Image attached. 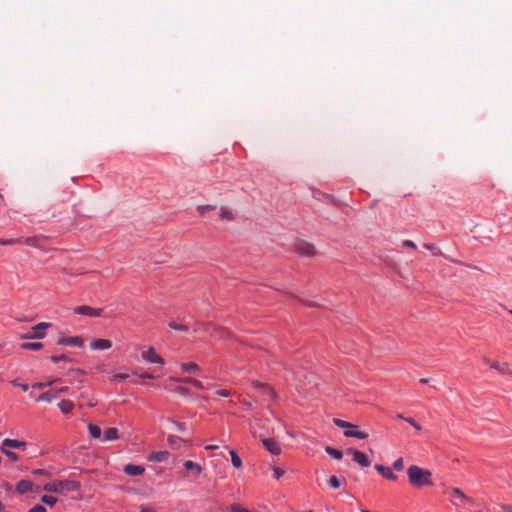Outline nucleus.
I'll return each mask as SVG.
<instances>
[{
  "label": "nucleus",
  "instance_id": "nucleus-49",
  "mask_svg": "<svg viewBox=\"0 0 512 512\" xmlns=\"http://www.w3.org/2000/svg\"><path fill=\"white\" fill-rule=\"evenodd\" d=\"M403 246L407 247V248H412V249H416L417 248L416 244L413 241H411V240H405L403 242Z\"/></svg>",
  "mask_w": 512,
  "mask_h": 512
},
{
  "label": "nucleus",
  "instance_id": "nucleus-36",
  "mask_svg": "<svg viewBox=\"0 0 512 512\" xmlns=\"http://www.w3.org/2000/svg\"><path fill=\"white\" fill-rule=\"evenodd\" d=\"M329 485H330L331 488L337 489V488L340 487L341 481L336 476H331L330 479H329Z\"/></svg>",
  "mask_w": 512,
  "mask_h": 512
},
{
  "label": "nucleus",
  "instance_id": "nucleus-30",
  "mask_svg": "<svg viewBox=\"0 0 512 512\" xmlns=\"http://www.w3.org/2000/svg\"><path fill=\"white\" fill-rule=\"evenodd\" d=\"M1 452L4 453L11 461H17L19 459L17 453L7 449V447H4L1 445Z\"/></svg>",
  "mask_w": 512,
  "mask_h": 512
},
{
  "label": "nucleus",
  "instance_id": "nucleus-27",
  "mask_svg": "<svg viewBox=\"0 0 512 512\" xmlns=\"http://www.w3.org/2000/svg\"><path fill=\"white\" fill-rule=\"evenodd\" d=\"M325 451L327 454H329L330 456H332L333 458H335L337 460H340L343 457V453L340 450L335 449L333 447L327 446L325 448Z\"/></svg>",
  "mask_w": 512,
  "mask_h": 512
},
{
  "label": "nucleus",
  "instance_id": "nucleus-19",
  "mask_svg": "<svg viewBox=\"0 0 512 512\" xmlns=\"http://www.w3.org/2000/svg\"><path fill=\"white\" fill-rule=\"evenodd\" d=\"M254 386L262 391L269 399L275 397V391L265 383L256 382Z\"/></svg>",
  "mask_w": 512,
  "mask_h": 512
},
{
  "label": "nucleus",
  "instance_id": "nucleus-23",
  "mask_svg": "<svg viewBox=\"0 0 512 512\" xmlns=\"http://www.w3.org/2000/svg\"><path fill=\"white\" fill-rule=\"evenodd\" d=\"M21 349L24 350H40L43 347V344L40 342H24L21 344Z\"/></svg>",
  "mask_w": 512,
  "mask_h": 512
},
{
  "label": "nucleus",
  "instance_id": "nucleus-7",
  "mask_svg": "<svg viewBox=\"0 0 512 512\" xmlns=\"http://www.w3.org/2000/svg\"><path fill=\"white\" fill-rule=\"evenodd\" d=\"M346 453L353 455V461L358 463L361 467H369L371 465L368 457L361 451H358L354 448H349L347 449Z\"/></svg>",
  "mask_w": 512,
  "mask_h": 512
},
{
  "label": "nucleus",
  "instance_id": "nucleus-25",
  "mask_svg": "<svg viewBox=\"0 0 512 512\" xmlns=\"http://www.w3.org/2000/svg\"><path fill=\"white\" fill-rule=\"evenodd\" d=\"M181 368L184 372L187 373H197L200 370L196 363H183Z\"/></svg>",
  "mask_w": 512,
  "mask_h": 512
},
{
  "label": "nucleus",
  "instance_id": "nucleus-16",
  "mask_svg": "<svg viewBox=\"0 0 512 512\" xmlns=\"http://www.w3.org/2000/svg\"><path fill=\"white\" fill-rule=\"evenodd\" d=\"M4 447H7V448H15V449H24L26 447V442L24 441H20V440H16V439H9V438H6L2 441V444Z\"/></svg>",
  "mask_w": 512,
  "mask_h": 512
},
{
  "label": "nucleus",
  "instance_id": "nucleus-44",
  "mask_svg": "<svg viewBox=\"0 0 512 512\" xmlns=\"http://www.w3.org/2000/svg\"><path fill=\"white\" fill-rule=\"evenodd\" d=\"M175 392L181 394V395H188L189 394V389L187 387H184V386H177L175 388Z\"/></svg>",
  "mask_w": 512,
  "mask_h": 512
},
{
  "label": "nucleus",
  "instance_id": "nucleus-2",
  "mask_svg": "<svg viewBox=\"0 0 512 512\" xmlns=\"http://www.w3.org/2000/svg\"><path fill=\"white\" fill-rule=\"evenodd\" d=\"M79 488L80 483L73 480H54L43 486L44 491L58 494L77 491Z\"/></svg>",
  "mask_w": 512,
  "mask_h": 512
},
{
  "label": "nucleus",
  "instance_id": "nucleus-32",
  "mask_svg": "<svg viewBox=\"0 0 512 512\" xmlns=\"http://www.w3.org/2000/svg\"><path fill=\"white\" fill-rule=\"evenodd\" d=\"M167 441L171 447H176L179 443L184 442V439L175 435H169Z\"/></svg>",
  "mask_w": 512,
  "mask_h": 512
},
{
  "label": "nucleus",
  "instance_id": "nucleus-38",
  "mask_svg": "<svg viewBox=\"0 0 512 512\" xmlns=\"http://www.w3.org/2000/svg\"><path fill=\"white\" fill-rule=\"evenodd\" d=\"M452 493L454 496H457L460 499L471 501V499L467 497L459 488H453Z\"/></svg>",
  "mask_w": 512,
  "mask_h": 512
},
{
  "label": "nucleus",
  "instance_id": "nucleus-3",
  "mask_svg": "<svg viewBox=\"0 0 512 512\" xmlns=\"http://www.w3.org/2000/svg\"><path fill=\"white\" fill-rule=\"evenodd\" d=\"M333 422L337 427L344 429V436L346 437H354L358 439H366L368 437V433L358 431L357 425L355 424L338 418H334Z\"/></svg>",
  "mask_w": 512,
  "mask_h": 512
},
{
  "label": "nucleus",
  "instance_id": "nucleus-34",
  "mask_svg": "<svg viewBox=\"0 0 512 512\" xmlns=\"http://www.w3.org/2000/svg\"><path fill=\"white\" fill-rule=\"evenodd\" d=\"M58 379H53L51 381H48V382H38V383H35L32 385V388H36V389H44L48 386H51L53 383L57 382Z\"/></svg>",
  "mask_w": 512,
  "mask_h": 512
},
{
  "label": "nucleus",
  "instance_id": "nucleus-4",
  "mask_svg": "<svg viewBox=\"0 0 512 512\" xmlns=\"http://www.w3.org/2000/svg\"><path fill=\"white\" fill-rule=\"evenodd\" d=\"M50 326H51L50 323H45V322L39 323L32 327V333H29V334L23 336V338L42 339L45 336V330Z\"/></svg>",
  "mask_w": 512,
  "mask_h": 512
},
{
  "label": "nucleus",
  "instance_id": "nucleus-18",
  "mask_svg": "<svg viewBox=\"0 0 512 512\" xmlns=\"http://www.w3.org/2000/svg\"><path fill=\"white\" fill-rule=\"evenodd\" d=\"M485 362H486L487 364H489V365H490V367H491L492 369H496V370H498L500 373H503V374H505V373L512 374V371L508 369V365H507V363H502V364H500V363H499V362H497V361L490 362V361H489V359H485Z\"/></svg>",
  "mask_w": 512,
  "mask_h": 512
},
{
  "label": "nucleus",
  "instance_id": "nucleus-52",
  "mask_svg": "<svg viewBox=\"0 0 512 512\" xmlns=\"http://www.w3.org/2000/svg\"><path fill=\"white\" fill-rule=\"evenodd\" d=\"M139 376L142 379H153L154 378V376L152 374H150V373H143V374H141Z\"/></svg>",
  "mask_w": 512,
  "mask_h": 512
},
{
  "label": "nucleus",
  "instance_id": "nucleus-10",
  "mask_svg": "<svg viewBox=\"0 0 512 512\" xmlns=\"http://www.w3.org/2000/svg\"><path fill=\"white\" fill-rule=\"evenodd\" d=\"M47 239L48 238L46 236L37 235V236L27 237L25 239H22V243H24L28 246L36 247V248H43V243Z\"/></svg>",
  "mask_w": 512,
  "mask_h": 512
},
{
  "label": "nucleus",
  "instance_id": "nucleus-64",
  "mask_svg": "<svg viewBox=\"0 0 512 512\" xmlns=\"http://www.w3.org/2000/svg\"><path fill=\"white\" fill-rule=\"evenodd\" d=\"M361 512H370L369 510L362 509Z\"/></svg>",
  "mask_w": 512,
  "mask_h": 512
},
{
  "label": "nucleus",
  "instance_id": "nucleus-42",
  "mask_svg": "<svg viewBox=\"0 0 512 512\" xmlns=\"http://www.w3.org/2000/svg\"><path fill=\"white\" fill-rule=\"evenodd\" d=\"M32 474L35 476H44V477H50L51 474L45 469H34L32 471Z\"/></svg>",
  "mask_w": 512,
  "mask_h": 512
},
{
  "label": "nucleus",
  "instance_id": "nucleus-54",
  "mask_svg": "<svg viewBox=\"0 0 512 512\" xmlns=\"http://www.w3.org/2000/svg\"><path fill=\"white\" fill-rule=\"evenodd\" d=\"M502 509L508 512H512V505H501Z\"/></svg>",
  "mask_w": 512,
  "mask_h": 512
},
{
  "label": "nucleus",
  "instance_id": "nucleus-57",
  "mask_svg": "<svg viewBox=\"0 0 512 512\" xmlns=\"http://www.w3.org/2000/svg\"><path fill=\"white\" fill-rule=\"evenodd\" d=\"M19 387L23 390V391H27L29 389V386L28 384H19Z\"/></svg>",
  "mask_w": 512,
  "mask_h": 512
},
{
  "label": "nucleus",
  "instance_id": "nucleus-14",
  "mask_svg": "<svg viewBox=\"0 0 512 512\" xmlns=\"http://www.w3.org/2000/svg\"><path fill=\"white\" fill-rule=\"evenodd\" d=\"M375 469L379 474L388 480L395 481L397 479V476L392 472L391 468L387 466L376 464Z\"/></svg>",
  "mask_w": 512,
  "mask_h": 512
},
{
  "label": "nucleus",
  "instance_id": "nucleus-46",
  "mask_svg": "<svg viewBox=\"0 0 512 512\" xmlns=\"http://www.w3.org/2000/svg\"><path fill=\"white\" fill-rule=\"evenodd\" d=\"M273 471H274V477L279 480L284 474H285V471L280 469V468H273Z\"/></svg>",
  "mask_w": 512,
  "mask_h": 512
},
{
  "label": "nucleus",
  "instance_id": "nucleus-8",
  "mask_svg": "<svg viewBox=\"0 0 512 512\" xmlns=\"http://www.w3.org/2000/svg\"><path fill=\"white\" fill-rule=\"evenodd\" d=\"M142 358L149 363H157L164 364V359L158 355L153 347H149L147 350L143 351L141 354Z\"/></svg>",
  "mask_w": 512,
  "mask_h": 512
},
{
  "label": "nucleus",
  "instance_id": "nucleus-62",
  "mask_svg": "<svg viewBox=\"0 0 512 512\" xmlns=\"http://www.w3.org/2000/svg\"><path fill=\"white\" fill-rule=\"evenodd\" d=\"M141 512H152V511H151V510H149V509H142V511H141Z\"/></svg>",
  "mask_w": 512,
  "mask_h": 512
},
{
  "label": "nucleus",
  "instance_id": "nucleus-31",
  "mask_svg": "<svg viewBox=\"0 0 512 512\" xmlns=\"http://www.w3.org/2000/svg\"><path fill=\"white\" fill-rule=\"evenodd\" d=\"M168 326H169L171 329L178 330V331H182V332H188V331H189V327H188L187 325L177 324V323H175L174 321H170V322L168 323Z\"/></svg>",
  "mask_w": 512,
  "mask_h": 512
},
{
  "label": "nucleus",
  "instance_id": "nucleus-43",
  "mask_svg": "<svg viewBox=\"0 0 512 512\" xmlns=\"http://www.w3.org/2000/svg\"><path fill=\"white\" fill-rule=\"evenodd\" d=\"M404 467V461H403V458H398L394 461L393 463V468L396 470V471H401Z\"/></svg>",
  "mask_w": 512,
  "mask_h": 512
},
{
  "label": "nucleus",
  "instance_id": "nucleus-51",
  "mask_svg": "<svg viewBox=\"0 0 512 512\" xmlns=\"http://www.w3.org/2000/svg\"><path fill=\"white\" fill-rule=\"evenodd\" d=\"M191 385H193L194 387H196L197 389H205L204 385L202 384V382L194 379V381H191Z\"/></svg>",
  "mask_w": 512,
  "mask_h": 512
},
{
  "label": "nucleus",
  "instance_id": "nucleus-9",
  "mask_svg": "<svg viewBox=\"0 0 512 512\" xmlns=\"http://www.w3.org/2000/svg\"><path fill=\"white\" fill-rule=\"evenodd\" d=\"M102 311H103L102 308L95 309V308H92V307L86 306V305L77 306L74 308V312L76 314L86 315V316H90V317H99L101 315Z\"/></svg>",
  "mask_w": 512,
  "mask_h": 512
},
{
  "label": "nucleus",
  "instance_id": "nucleus-63",
  "mask_svg": "<svg viewBox=\"0 0 512 512\" xmlns=\"http://www.w3.org/2000/svg\"><path fill=\"white\" fill-rule=\"evenodd\" d=\"M30 396L34 397L35 399L37 398V397H35V394H33V393H30Z\"/></svg>",
  "mask_w": 512,
  "mask_h": 512
},
{
  "label": "nucleus",
  "instance_id": "nucleus-50",
  "mask_svg": "<svg viewBox=\"0 0 512 512\" xmlns=\"http://www.w3.org/2000/svg\"><path fill=\"white\" fill-rule=\"evenodd\" d=\"M216 394L222 397H228L231 395L230 391L226 389L217 390Z\"/></svg>",
  "mask_w": 512,
  "mask_h": 512
},
{
  "label": "nucleus",
  "instance_id": "nucleus-21",
  "mask_svg": "<svg viewBox=\"0 0 512 512\" xmlns=\"http://www.w3.org/2000/svg\"><path fill=\"white\" fill-rule=\"evenodd\" d=\"M118 438V430L114 427L108 428L104 431L102 441H111Z\"/></svg>",
  "mask_w": 512,
  "mask_h": 512
},
{
  "label": "nucleus",
  "instance_id": "nucleus-12",
  "mask_svg": "<svg viewBox=\"0 0 512 512\" xmlns=\"http://www.w3.org/2000/svg\"><path fill=\"white\" fill-rule=\"evenodd\" d=\"M58 345H73L77 347H83L84 341L81 337H61L57 341Z\"/></svg>",
  "mask_w": 512,
  "mask_h": 512
},
{
  "label": "nucleus",
  "instance_id": "nucleus-40",
  "mask_svg": "<svg viewBox=\"0 0 512 512\" xmlns=\"http://www.w3.org/2000/svg\"><path fill=\"white\" fill-rule=\"evenodd\" d=\"M216 207L212 205H199L197 211L200 215H204L206 211L214 210Z\"/></svg>",
  "mask_w": 512,
  "mask_h": 512
},
{
  "label": "nucleus",
  "instance_id": "nucleus-58",
  "mask_svg": "<svg viewBox=\"0 0 512 512\" xmlns=\"http://www.w3.org/2000/svg\"><path fill=\"white\" fill-rule=\"evenodd\" d=\"M303 304H305V305H307V306H309V307H314V306H316V304H315V303L310 302V301H303Z\"/></svg>",
  "mask_w": 512,
  "mask_h": 512
},
{
  "label": "nucleus",
  "instance_id": "nucleus-60",
  "mask_svg": "<svg viewBox=\"0 0 512 512\" xmlns=\"http://www.w3.org/2000/svg\"><path fill=\"white\" fill-rule=\"evenodd\" d=\"M12 384H13L14 386H18V387H19V384H20V383H19V382H17L16 380H14V381H12Z\"/></svg>",
  "mask_w": 512,
  "mask_h": 512
},
{
  "label": "nucleus",
  "instance_id": "nucleus-22",
  "mask_svg": "<svg viewBox=\"0 0 512 512\" xmlns=\"http://www.w3.org/2000/svg\"><path fill=\"white\" fill-rule=\"evenodd\" d=\"M58 407L59 409L65 413V414H68L72 411L73 407H74V404L72 401L70 400H62L59 404H58Z\"/></svg>",
  "mask_w": 512,
  "mask_h": 512
},
{
  "label": "nucleus",
  "instance_id": "nucleus-13",
  "mask_svg": "<svg viewBox=\"0 0 512 512\" xmlns=\"http://www.w3.org/2000/svg\"><path fill=\"white\" fill-rule=\"evenodd\" d=\"M123 471L129 476H139L145 472V468L141 465L126 464L123 468Z\"/></svg>",
  "mask_w": 512,
  "mask_h": 512
},
{
  "label": "nucleus",
  "instance_id": "nucleus-1",
  "mask_svg": "<svg viewBox=\"0 0 512 512\" xmlns=\"http://www.w3.org/2000/svg\"><path fill=\"white\" fill-rule=\"evenodd\" d=\"M407 475L412 486L423 487L433 484L431 481V472L416 465H412L407 469Z\"/></svg>",
  "mask_w": 512,
  "mask_h": 512
},
{
  "label": "nucleus",
  "instance_id": "nucleus-55",
  "mask_svg": "<svg viewBox=\"0 0 512 512\" xmlns=\"http://www.w3.org/2000/svg\"><path fill=\"white\" fill-rule=\"evenodd\" d=\"M424 247L428 250H435L436 247L434 244H424Z\"/></svg>",
  "mask_w": 512,
  "mask_h": 512
},
{
  "label": "nucleus",
  "instance_id": "nucleus-35",
  "mask_svg": "<svg viewBox=\"0 0 512 512\" xmlns=\"http://www.w3.org/2000/svg\"><path fill=\"white\" fill-rule=\"evenodd\" d=\"M130 378V375L129 374H125V373H117L113 376L112 378V382H117V381H126Z\"/></svg>",
  "mask_w": 512,
  "mask_h": 512
},
{
  "label": "nucleus",
  "instance_id": "nucleus-41",
  "mask_svg": "<svg viewBox=\"0 0 512 512\" xmlns=\"http://www.w3.org/2000/svg\"><path fill=\"white\" fill-rule=\"evenodd\" d=\"M51 361H53L54 363H58L60 361H70V359L65 355V354H62V355H53L50 357Z\"/></svg>",
  "mask_w": 512,
  "mask_h": 512
},
{
  "label": "nucleus",
  "instance_id": "nucleus-39",
  "mask_svg": "<svg viewBox=\"0 0 512 512\" xmlns=\"http://www.w3.org/2000/svg\"><path fill=\"white\" fill-rule=\"evenodd\" d=\"M19 243H22V238L7 239V240L0 239L1 245H14V244H19Z\"/></svg>",
  "mask_w": 512,
  "mask_h": 512
},
{
  "label": "nucleus",
  "instance_id": "nucleus-26",
  "mask_svg": "<svg viewBox=\"0 0 512 512\" xmlns=\"http://www.w3.org/2000/svg\"><path fill=\"white\" fill-rule=\"evenodd\" d=\"M88 429H89V433H90L91 437L98 438V439L101 438L102 431L99 426L94 425V424H89Z\"/></svg>",
  "mask_w": 512,
  "mask_h": 512
},
{
  "label": "nucleus",
  "instance_id": "nucleus-5",
  "mask_svg": "<svg viewBox=\"0 0 512 512\" xmlns=\"http://www.w3.org/2000/svg\"><path fill=\"white\" fill-rule=\"evenodd\" d=\"M68 391L67 386H63L57 389H52L47 392L42 393L36 398V401H46L51 402L52 398H57L60 394L66 393Z\"/></svg>",
  "mask_w": 512,
  "mask_h": 512
},
{
  "label": "nucleus",
  "instance_id": "nucleus-45",
  "mask_svg": "<svg viewBox=\"0 0 512 512\" xmlns=\"http://www.w3.org/2000/svg\"><path fill=\"white\" fill-rule=\"evenodd\" d=\"M28 512H47L46 508L42 505L33 506Z\"/></svg>",
  "mask_w": 512,
  "mask_h": 512
},
{
  "label": "nucleus",
  "instance_id": "nucleus-47",
  "mask_svg": "<svg viewBox=\"0 0 512 512\" xmlns=\"http://www.w3.org/2000/svg\"><path fill=\"white\" fill-rule=\"evenodd\" d=\"M404 420L406 422H408L409 424H411L415 429H417V430L421 429V426L414 419L408 417V418H404Z\"/></svg>",
  "mask_w": 512,
  "mask_h": 512
},
{
  "label": "nucleus",
  "instance_id": "nucleus-56",
  "mask_svg": "<svg viewBox=\"0 0 512 512\" xmlns=\"http://www.w3.org/2000/svg\"><path fill=\"white\" fill-rule=\"evenodd\" d=\"M206 450H216L218 449V445H207L205 447Z\"/></svg>",
  "mask_w": 512,
  "mask_h": 512
},
{
  "label": "nucleus",
  "instance_id": "nucleus-24",
  "mask_svg": "<svg viewBox=\"0 0 512 512\" xmlns=\"http://www.w3.org/2000/svg\"><path fill=\"white\" fill-rule=\"evenodd\" d=\"M184 467L186 470L194 471L196 474H200L202 471V467L198 463H195L191 460H187L184 463Z\"/></svg>",
  "mask_w": 512,
  "mask_h": 512
},
{
  "label": "nucleus",
  "instance_id": "nucleus-29",
  "mask_svg": "<svg viewBox=\"0 0 512 512\" xmlns=\"http://www.w3.org/2000/svg\"><path fill=\"white\" fill-rule=\"evenodd\" d=\"M230 455H231L232 465L235 468H240L242 466L241 458L237 455V453L234 450H230Z\"/></svg>",
  "mask_w": 512,
  "mask_h": 512
},
{
  "label": "nucleus",
  "instance_id": "nucleus-33",
  "mask_svg": "<svg viewBox=\"0 0 512 512\" xmlns=\"http://www.w3.org/2000/svg\"><path fill=\"white\" fill-rule=\"evenodd\" d=\"M57 501H58V499L53 496L43 495L41 497V502H43L44 504L49 505V506H54L57 503Z\"/></svg>",
  "mask_w": 512,
  "mask_h": 512
},
{
  "label": "nucleus",
  "instance_id": "nucleus-53",
  "mask_svg": "<svg viewBox=\"0 0 512 512\" xmlns=\"http://www.w3.org/2000/svg\"><path fill=\"white\" fill-rule=\"evenodd\" d=\"M72 373H76V374H80V375H82V374H84L85 372H84L83 370H81V369H71V370L69 371V374H72Z\"/></svg>",
  "mask_w": 512,
  "mask_h": 512
},
{
  "label": "nucleus",
  "instance_id": "nucleus-11",
  "mask_svg": "<svg viewBox=\"0 0 512 512\" xmlns=\"http://www.w3.org/2000/svg\"><path fill=\"white\" fill-rule=\"evenodd\" d=\"M34 484L32 483V481L30 480H27V479H22L20 480L18 483H17V486H16V491L19 493V494H24V493H27L29 491H34ZM39 486L36 487L35 489V492H37L39 490Z\"/></svg>",
  "mask_w": 512,
  "mask_h": 512
},
{
  "label": "nucleus",
  "instance_id": "nucleus-17",
  "mask_svg": "<svg viewBox=\"0 0 512 512\" xmlns=\"http://www.w3.org/2000/svg\"><path fill=\"white\" fill-rule=\"evenodd\" d=\"M90 346L92 349H95V350H105V349H109L112 346V343L110 340L97 339V340L92 341Z\"/></svg>",
  "mask_w": 512,
  "mask_h": 512
},
{
  "label": "nucleus",
  "instance_id": "nucleus-61",
  "mask_svg": "<svg viewBox=\"0 0 512 512\" xmlns=\"http://www.w3.org/2000/svg\"><path fill=\"white\" fill-rule=\"evenodd\" d=\"M397 418H399V419H403V420H404V418H405V417H404L402 414H398V415H397Z\"/></svg>",
  "mask_w": 512,
  "mask_h": 512
},
{
  "label": "nucleus",
  "instance_id": "nucleus-15",
  "mask_svg": "<svg viewBox=\"0 0 512 512\" xmlns=\"http://www.w3.org/2000/svg\"><path fill=\"white\" fill-rule=\"evenodd\" d=\"M263 445L273 455H279L281 453L280 445L273 439H264Z\"/></svg>",
  "mask_w": 512,
  "mask_h": 512
},
{
  "label": "nucleus",
  "instance_id": "nucleus-6",
  "mask_svg": "<svg viewBox=\"0 0 512 512\" xmlns=\"http://www.w3.org/2000/svg\"><path fill=\"white\" fill-rule=\"evenodd\" d=\"M294 250L303 256H312L315 254L314 246L302 240L295 243Z\"/></svg>",
  "mask_w": 512,
  "mask_h": 512
},
{
  "label": "nucleus",
  "instance_id": "nucleus-48",
  "mask_svg": "<svg viewBox=\"0 0 512 512\" xmlns=\"http://www.w3.org/2000/svg\"><path fill=\"white\" fill-rule=\"evenodd\" d=\"M171 380H173L175 382L189 383V384H191V381H194L193 378H171Z\"/></svg>",
  "mask_w": 512,
  "mask_h": 512
},
{
  "label": "nucleus",
  "instance_id": "nucleus-20",
  "mask_svg": "<svg viewBox=\"0 0 512 512\" xmlns=\"http://www.w3.org/2000/svg\"><path fill=\"white\" fill-rule=\"evenodd\" d=\"M168 457H169L168 451H159V452H154V453L150 454L148 459L150 461H154V462H164L168 459Z\"/></svg>",
  "mask_w": 512,
  "mask_h": 512
},
{
  "label": "nucleus",
  "instance_id": "nucleus-37",
  "mask_svg": "<svg viewBox=\"0 0 512 512\" xmlns=\"http://www.w3.org/2000/svg\"><path fill=\"white\" fill-rule=\"evenodd\" d=\"M168 421L171 422L179 432H184L186 430L185 423L178 422L173 419H169Z\"/></svg>",
  "mask_w": 512,
  "mask_h": 512
},
{
  "label": "nucleus",
  "instance_id": "nucleus-28",
  "mask_svg": "<svg viewBox=\"0 0 512 512\" xmlns=\"http://www.w3.org/2000/svg\"><path fill=\"white\" fill-rule=\"evenodd\" d=\"M220 218L223 220L231 221L234 219L233 213L227 207H222L220 210Z\"/></svg>",
  "mask_w": 512,
  "mask_h": 512
},
{
  "label": "nucleus",
  "instance_id": "nucleus-59",
  "mask_svg": "<svg viewBox=\"0 0 512 512\" xmlns=\"http://www.w3.org/2000/svg\"><path fill=\"white\" fill-rule=\"evenodd\" d=\"M428 382H429V380H428V379H426V378H421V379H420V383H421V384H427Z\"/></svg>",
  "mask_w": 512,
  "mask_h": 512
}]
</instances>
